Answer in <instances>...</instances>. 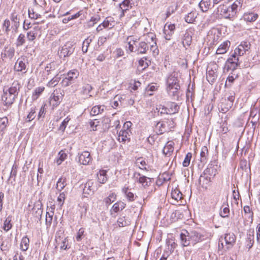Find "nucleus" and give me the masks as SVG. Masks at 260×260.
<instances>
[{
  "label": "nucleus",
  "instance_id": "obj_43",
  "mask_svg": "<svg viewBox=\"0 0 260 260\" xmlns=\"http://www.w3.org/2000/svg\"><path fill=\"white\" fill-rule=\"evenodd\" d=\"M254 236L253 235L250 234L247 235V237L246 240V247L249 250L253 246L254 243Z\"/></svg>",
  "mask_w": 260,
  "mask_h": 260
},
{
  "label": "nucleus",
  "instance_id": "obj_13",
  "mask_svg": "<svg viewBox=\"0 0 260 260\" xmlns=\"http://www.w3.org/2000/svg\"><path fill=\"white\" fill-rule=\"evenodd\" d=\"M15 95H13L7 92V90H4V94L2 95V99L5 106L11 105L14 102L15 99Z\"/></svg>",
  "mask_w": 260,
  "mask_h": 260
},
{
  "label": "nucleus",
  "instance_id": "obj_53",
  "mask_svg": "<svg viewBox=\"0 0 260 260\" xmlns=\"http://www.w3.org/2000/svg\"><path fill=\"white\" fill-rule=\"evenodd\" d=\"M54 214V212L52 211L50 212H46V223L48 225H50L52 220V217Z\"/></svg>",
  "mask_w": 260,
  "mask_h": 260
},
{
  "label": "nucleus",
  "instance_id": "obj_8",
  "mask_svg": "<svg viewBox=\"0 0 260 260\" xmlns=\"http://www.w3.org/2000/svg\"><path fill=\"white\" fill-rule=\"evenodd\" d=\"M94 182L92 180H89L84 184V187L83 189V193L84 194L85 197H87L86 195L92 194L95 190V187L94 186Z\"/></svg>",
  "mask_w": 260,
  "mask_h": 260
},
{
  "label": "nucleus",
  "instance_id": "obj_62",
  "mask_svg": "<svg viewBox=\"0 0 260 260\" xmlns=\"http://www.w3.org/2000/svg\"><path fill=\"white\" fill-rule=\"evenodd\" d=\"M84 229L80 228L79 230V231L77 233V236L76 237V239L77 241L79 242L82 240V237L84 236Z\"/></svg>",
  "mask_w": 260,
  "mask_h": 260
},
{
  "label": "nucleus",
  "instance_id": "obj_24",
  "mask_svg": "<svg viewBox=\"0 0 260 260\" xmlns=\"http://www.w3.org/2000/svg\"><path fill=\"white\" fill-rule=\"evenodd\" d=\"M78 76L79 72L76 70H73L69 71L65 78L74 83Z\"/></svg>",
  "mask_w": 260,
  "mask_h": 260
},
{
  "label": "nucleus",
  "instance_id": "obj_38",
  "mask_svg": "<svg viewBox=\"0 0 260 260\" xmlns=\"http://www.w3.org/2000/svg\"><path fill=\"white\" fill-rule=\"evenodd\" d=\"M67 185L66 178H60L58 180L56 184V188L61 191L64 187Z\"/></svg>",
  "mask_w": 260,
  "mask_h": 260
},
{
  "label": "nucleus",
  "instance_id": "obj_34",
  "mask_svg": "<svg viewBox=\"0 0 260 260\" xmlns=\"http://www.w3.org/2000/svg\"><path fill=\"white\" fill-rule=\"evenodd\" d=\"M197 17V14L195 11H191L185 17V21L188 23H192Z\"/></svg>",
  "mask_w": 260,
  "mask_h": 260
},
{
  "label": "nucleus",
  "instance_id": "obj_14",
  "mask_svg": "<svg viewBox=\"0 0 260 260\" xmlns=\"http://www.w3.org/2000/svg\"><path fill=\"white\" fill-rule=\"evenodd\" d=\"M188 231L187 230H183L180 234V239L181 244L182 246L186 247L189 245L191 240L188 234Z\"/></svg>",
  "mask_w": 260,
  "mask_h": 260
},
{
  "label": "nucleus",
  "instance_id": "obj_61",
  "mask_svg": "<svg viewBox=\"0 0 260 260\" xmlns=\"http://www.w3.org/2000/svg\"><path fill=\"white\" fill-rule=\"evenodd\" d=\"M244 209V211L245 213L249 214V216L248 217L249 218H251V222H252L253 216V213L250 210L249 206H245L244 207V209Z\"/></svg>",
  "mask_w": 260,
  "mask_h": 260
},
{
  "label": "nucleus",
  "instance_id": "obj_17",
  "mask_svg": "<svg viewBox=\"0 0 260 260\" xmlns=\"http://www.w3.org/2000/svg\"><path fill=\"white\" fill-rule=\"evenodd\" d=\"M180 86L175 87H167V91L168 94L172 97L174 100H178L179 98V90Z\"/></svg>",
  "mask_w": 260,
  "mask_h": 260
},
{
  "label": "nucleus",
  "instance_id": "obj_47",
  "mask_svg": "<svg viewBox=\"0 0 260 260\" xmlns=\"http://www.w3.org/2000/svg\"><path fill=\"white\" fill-rule=\"evenodd\" d=\"M228 6L224 5H220L217 8V12L225 18L227 15Z\"/></svg>",
  "mask_w": 260,
  "mask_h": 260
},
{
  "label": "nucleus",
  "instance_id": "obj_19",
  "mask_svg": "<svg viewBox=\"0 0 260 260\" xmlns=\"http://www.w3.org/2000/svg\"><path fill=\"white\" fill-rule=\"evenodd\" d=\"M192 42V36L191 34L186 31L183 35L182 39V43L184 47H188Z\"/></svg>",
  "mask_w": 260,
  "mask_h": 260
},
{
  "label": "nucleus",
  "instance_id": "obj_58",
  "mask_svg": "<svg viewBox=\"0 0 260 260\" xmlns=\"http://www.w3.org/2000/svg\"><path fill=\"white\" fill-rule=\"evenodd\" d=\"M36 117V111L35 108H31V110L29 114L27 116L26 121L30 122L32 120Z\"/></svg>",
  "mask_w": 260,
  "mask_h": 260
},
{
  "label": "nucleus",
  "instance_id": "obj_55",
  "mask_svg": "<svg viewBox=\"0 0 260 260\" xmlns=\"http://www.w3.org/2000/svg\"><path fill=\"white\" fill-rule=\"evenodd\" d=\"M44 90V87H39L36 88L34 93L32 95V98L34 100H36L38 96L43 92Z\"/></svg>",
  "mask_w": 260,
  "mask_h": 260
},
{
  "label": "nucleus",
  "instance_id": "obj_4",
  "mask_svg": "<svg viewBox=\"0 0 260 260\" xmlns=\"http://www.w3.org/2000/svg\"><path fill=\"white\" fill-rule=\"evenodd\" d=\"M63 94L61 92H58L57 90H55L51 94L50 97L49 103L52 108L57 106L62 100Z\"/></svg>",
  "mask_w": 260,
  "mask_h": 260
},
{
  "label": "nucleus",
  "instance_id": "obj_33",
  "mask_svg": "<svg viewBox=\"0 0 260 260\" xmlns=\"http://www.w3.org/2000/svg\"><path fill=\"white\" fill-rule=\"evenodd\" d=\"M29 239L27 236H25L22 238L20 248L22 251H26L29 247Z\"/></svg>",
  "mask_w": 260,
  "mask_h": 260
},
{
  "label": "nucleus",
  "instance_id": "obj_59",
  "mask_svg": "<svg viewBox=\"0 0 260 260\" xmlns=\"http://www.w3.org/2000/svg\"><path fill=\"white\" fill-rule=\"evenodd\" d=\"M126 40L128 41V50L131 52H135L136 46L135 47V44L134 43H132V37L131 36H128Z\"/></svg>",
  "mask_w": 260,
  "mask_h": 260
},
{
  "label": "nucleus",
  "instance_id": "obj_52",
  "mask_svg": "<svg viewBox=\"0 0 260 260\" xmlns=\"http://www.w3.org/2000/svg\"><path fill=\"white\" fill-rule=\"evenodd\" d=\"M11 219L9 217L6 218L4 223V230L7 232L10 230L12 227V224L11 223Z\"/></svg>",
  "mask_w": 260,
  "mask_h": 260
},
{
  "label": "nucleus",
  "instance_id": "obj_44",
  "mask_svg": "<svg viewBox=\"0 0 260 260\" xmlns=\"http://www.w3.org/2000/svg\"><path fill=\"white\" fill-rule=\"evenodd\" d=\"M246 52V51H245L243 48H242V47L239 45L234 50V52L233 55L238 56L239 58L240 56H243Z\"/></svg>",
  "mask_w": 260,
  "mask_h": 260
},
{
  "label": "nucleus",
  "instance_id": "obj_7",
  "mask_svg": "<svg viewBox=\"0 0 260 260\" xmlns=\"http://www.w3.org/2000/svg\"><path fill=\"white\" fill-rule=\"evenodd\" d=\"M42 204L40 201L36 202L32 209V214L38 220H40L42 218L43 210L42 209Z\"/></svg>",
  "mask_w": 260,
  "mask_h": 260
},
{
  "label": "nucleus",
  "instance_id": "obj_46",
  "mask_svg": "<svg viewBox=\"0 0 260 260\" xmlns=\"http://www.w3.org/2000/svg\"><path fill=\"white\" fill-rule=\"evenodd\" d=\"M11 21L9 19H6L4 21L3 24V30L5 31V33L7 34H8L9 32L10 31L11 28Z\"/></svg>",
  "mask_w": 260,
  "mask_h": 260
},
{
  "label": "nucleus",
  "instance_id": "obj_26",
  "mask_svg": "<svg viewBox=\"0 0 260 260\" xmlns=\"http://www.w3.org/2000/svg\"><path fill=\"white\" fill-rule=\"evenodd\" d=\"M210 0H202L199 4V6L203 12H207L211 6Z\"/></svg>",
  "mask_w": 260,
  "mask_h": 260
},
{
  "label": "nucleus",
  "instance_id": "obj_18",
  "mask_svg": "<svg viewBox=\"0 0 260 260\" xmlns=\"http://www.w3.org/2000/svg\"><path fill=\"white\" fill-rule=\"evenodd\" d=\"M167 108L169 114H174L179 112V106L174 102H168L167 103Z\"/></svg>",
  "mask_w": 260,
  "mask_h": 260
},
{
  "label": "nucleus",
  "instance_id": "obj_31",
  "mask_svg": "<svg viewBox=\"0 0 260 260\" xmlns=\"http://www.w3.org/2000/svg\"><path fill=\"white\" fill-rule=\"evenodd\" d=\"M45 70L47 72V75L52 74L54 76L57 74V72L55 71V65L53 62L47 64L45 67Z\"/></svg>",
  "mask_w": 260,
  "mask_h": 260
},
{
  "label": "nucleus",
  "instance_id": "obj_2",
  "mask_svg": "<svg viewBox=\"0 0 260 260\" xmlns=\"http://www.w3.org/2000/svg\"><path fill=\"white\" fill-rule=\"evenodd\" d=\"M75 51L74 44L68 42L59 50L58 54L60 57H66L71 56Z\"/></svg>",
  "mask_w": 260,
  "mask_h": 260
},
{
  "label": "nucleus",
  "instance_id": "obj_20",
  "mask_svg": "<svg viewBox=\"0 0 260 260\" xmlns=\"http://www.w3.org/2000/svg\"><path fill=\"white\" fill-rule=\"evenodd\" d=\"M231 43L229 41L224 42L221 44L216 50L217 54H223L226 53L229 48Z\"/></svg>",
  "mask_w": 260,
  "mask_h": 260
},
{
  "label": "nucleus",
  "instance_id": "obj_35",
  "mask_svg": "<svg viewBox=\"0 0 260 260\" xmlns=\"http://www.w3.org/2000/svg\"><path fill=\"white\" fill-rule=\"evenodd\" d=\"M138 182L142 184L144 187H146L150 184L151 182V179L143 176L139 177Z\"/></svg>",
  "mask_w": 260,
  "mask_h": 260
},
{
  "label": "nucleus",
  "instance_id": "obj_39",
  "mask_svg": "<svg viewBox=\"0 0 260 260\" xmlns=\"http://www.w3.org/2000/svg\"><path fill=\"white\" fill-rule=\"evenodd\" d=\"M92 89V86L88 84H85L82 86L80 89V93L81 94L87 95Z\"/></svg>",
  "mask_w": 260,
  "mask_h": 260
},
{
  "label": "nucleus",
  "instance_id": "obj_9",
  "mask_svg": "<svg viewBox=\"0 0 260 260\" xmlns=\"http://www.w3.org/2000/svg\"><path fill=\"white\" fill-rule=\"evenodd\" d=\"M78 154V161L81 164L83 165H89L92 158L88 151H83L82 153H79Z\"/></svg>",
  "mask_w": 260,
  "mask_h": 260
},
{
  "label": "nucleus",
  "instance_id": "obj_60",
  "mask_svg": "<svg viewBox=\"0 0 260 260\" xmlns=\"http://www.w3.org/2000/svg\"><path fill=\"white\" fill-rule=\"evenodd\" d=\"M59 158L57 160L58 165H60L67 157V154L62 150L60 151L59 153Z\"/></svg>",
  "mask_w": 260,
  "mask_h": 260
},
{
  "label": "nucleus",
  "instance_id": "obj_32",
  "mask_svg": "<svg viewBox=\"0 0 260 260\" xmlns=\"http://www.w3.org/2000/svg\"><path fill=\"white\" fill-rule=\"evenodd\" d=\"M171 197L172 199L177 201H180L183 199V195L178 188H175L172 191Z\"/></svg>",
  "mask_w": 260,
  "mask_h": 260
},
{
  "label": "nucleus",
  "instance_id": "obj_36",
  "mask_svg": "<svg viewBox=\"0 0 260 260\" xmlns=\"http://www.w3.org/2000/svg\"><path fill=\"white\" fill-rule=\"evenodd\" d=\"M98 181L100 183H105L107 180L106 177V171L105 170H101L99 173L97 174Z\"/></svg>",
  "mask_w": 260,
  "mask_h": 260
},
{
  "label": "nucleus",
  "instance_id": "obj_21",
  "mask_svg": "<svg viewBox=\"0 0 260 260\" xmlns=\"http://www.w3.org/2000/svg\"><path fill=\"white\" fill-rule=\"evenodd\" d=\"M174 143L173 141H168L164 147L162 152L165 155H170L174 150L173 145Z\"/></svg>",
  "mask_w": 260,
  "mask_h": 260
},
{
  "label": "nucleus",
  "instance_id": "obj_23",
  "mask_svg": "<svg viewBox=\"0 0 260 260\" xmlns=\"http://www.w3.org/2000/svg\"><path fill=\"white\" fill-rule=\"evenodd\" d=\"M20 89V85L18 83H13L12 86L8 89V92L10 94H12L13 95H15V97L16 98L17 96L19 91Z\"/></svg>",
  "mask_w": 260,
  "mask_h": 260
},
{
  "label": "nucleus",
  "instance_id": "obj_11",
  "mask_svg": "<svg viewBox=\"0 0 260 260\" xmlns=\"http://www.w3.org/2000/svg\"><path fill=\"white\" fill-rule=\"evenodd\" d=\"M19 20V15L16 12H14L11 14L10 20L12 22L11 28L13 32L15 33L18 31V29L20 26Z\"/></svg>",
  "mask_w": 260,
  "mask_h": 260
},
{
  "label": "nucleus",
  "instance_id": "obj_30",
  "mask_svg": "<svg viewBox=\"0 0 260 260\" xmlns=\"http://www.w3.org/2000/svg\"><path fill=\"white\" fill-rule=\"evenodd\" d=\"M116 194L114 192L111 193L108 197L104 199V202L105 203L106 206H109L111 204L113 203L116 199Z\"/></svg>",
  "mask_w": 260,
  "mask_h": 260
},
{
  "label": "nucleus",
  "instance_id": "obj_15",
  "mask_svg": "<svg viewBox=\"0 0 260 260\" xmlns=\"http://www.w3.org/2000/svg\"><path fill=\"white\" fill-rule=\"evenodd\" d=\"M41 30L39 26H35L31 30L28 31L26 34L27 39L29 41H33L37 38L38 31Z\"/></svg>",
  "mask_w": 260,
  "mask_h": 260
},
{
  "label": "nucleus",
  "instance_id": "obj_48",
  "mask_svg": "<svg viewBox=\"0 0 260 260\" xmlns=\"http://www.w3.org/2000/svg\"><path fill=\"white\" fill-rule=\"evenodd\" d=\"M144 37L145 38L144 41L148 43V45L150 44V41L153 42L156 39L155 35L152 32H148L146 35H144Z\"/></svg>",
  "mask_w": 260,
  "mask_h": 260
},
{
  "label": "nucleus",
  "instance_id": "obj_29",
  "mask_svg": "<svg viewBox=\"0 0 260 260\" xmlns=\"http://www.w3.org/2000/svg\"><path fill=\"white\" fill-rule=\"evenodd\" d=\"M258 17L257 14L253 13H245L243 16L244 20L250 22L255 21Z\"/></svg>",
  "mask_w": 260,
  "mask_h": 260
},
{
  "label": "nucleus",
  "instance_id": "obj_63",
  "mask_svg": "<svg viewBox=\"0 0 260 260\" xmlns=\"http://www.w3.org/2000/svg\"><path fill=\"white\" fill-rule=\"evenodd\" d=\"M120 6H125L132 8L134 5L133 0H123L120 4Z\"/></svg>",
  "mask_w": 260,
  "mask_h": 260
},
{
  "label": "nucleus",
  "instance_id": "obj_41",
  "mask_svg": "<svg viewBox=\"0 0 260 260\" xmlns=\"http://www.w3.org/2000/svg\"><path fill=\"white\" fill-rule=\"evenodd\" d=\"M119 207L120 205L118 202L114 204L110 210V215L114 217L116 216V213L120 210Z\"/></svg>",
  "mask_w": 260,
  "mask_h": 260
},
{
  "label": "nucleus",
  "instance_id": "obj_16",
  "mask_svg": "<svg viewBox=\"0 0 260 260\" xmlns=\"http://www.w3.org/2000/svg\"><path fill=\"white\" fill-rule=\"evenodd\" d=\"M167 87H179L178 80L175 75H170L167 80Z\"/></svg>",
  "mask_w": 260,
  "mask_h": 260
},
{
  "label": "nucleus",
  "instance_id": "obj_57",
  "mask_svg": "<svg viewBox=\"0 0 260 260\" xmlns=\"http://www.w3.org/2000/svg\"><path fill=\"white\" fill-rule=\"evenodd\" d=\"M192 157V154L190 152H188L185 156V159L183 162V167H188L190 164V159Z\"/></svg>",
  "mask_w": 260,
  "mask_h": 260
},
{
  "label": "nucleus",
  "instance_id": "obj_50",
  "mask_svg": "<svg viewBox=\"0 0 260 260\" xmlns=\"http://www.w3.org/2000/svg\"><path fill=\"white\" fill-rule=\"evenodd\" d=\"M156 110L158 112V114L160 115L163 114H169L167 107L161 105L156 108Z\"/></svg>",
  "mask_w": 260,
  "mask_h": 260
},
{
  "label": "nucleus",
  "instance_id": "obj_51",
  "mask_svg": "<svg viewBox=\"0 0 260 260\" xmlns=\"http://www.w3.org/2000/svg\"><path fill=\"white\" fill-rule=\"evenodd\" d=\"M8 123V119L7 117H5L0 118V129L1 131H4L7 126Z\"/></svg>",
  "mask_w": 260,
  "mask_h": 260
},
{
  "label": "nucleus",
  "instance_id": "obj_27",
  "mask_svg": "<svg viewBox=\"0 0 260 260\" xmlns=\"http://www.w3.org/2000/svg\"><path fill=\"white\" fill-rule=\"evenodd\" d=\"M223 101L219 105V111L222 113H225L232 107L231 104H228L226 103V99L222 100Z\"/></svg>",
  "mask_w": 260,
  "mask_h": 260
},
{
  "label": "nucleus",
  "instance_id": "obj_5",
  "mask_svg": "<svg viewBox=\"0 0 260 260\" xmlns=\"http://www.w3.org/2000/svg\"><path fill=\"white\" fill-rule=\"evenodd\" d=\"M188 234L193 245L204 240V235L197 231L190 230L188 231Z\"/></svg>",
  "mask_w": 260,
  "mask_h": 260
},
{
  "label": "nucleus",
  "instance_id": "obj_64",
  "mask_svg": "<svg viewBox=\"0 0 260 260\" xmlns=\"http://www.w3.org/2000/svg\"><path fill=\"white\" fill-rule=\"evenodd\" d=\"M230 213V209L228 207H225L223 208L222 211H221L220 214V216L222 217L225 218L229 217V215Z\"/></svg>",
  "mask_w": 260,
  "mask_h": 260
},
{
  "label": "nucleus",
  "instance_id": "obj_49",
  "mask_svg": "<svg viewBox=\"0 0 260 260\" xmlns=\"http://www.w3.org/2000/svg\"><path fill=\"white\" fill-rule=\"evenodd\" d=\"M55 77H53L48 83L47 86L49 87H53L55 86L59 82L60 78L57 77V74L55 75Z\"/></svg>",
  "mask_w": 260,
  "mask_h": 260
},
{
  "label": "nucleus",
  "instance_id": "obj_56",
  "mask_svg": "<svg viewBox=\"0 0 260 260\" xmlns=\"http://www.w3.org/2000/svg\"><path fill=\"white\" fill-rule=\"evenodd\" d=\"M71 118L69 117H67L63 121L61 122V124L60 125V126L59 127V130L61 131V132H63L67 127V125L70 120Z\"/></svg>",
  "mask_w": 260,
  "mask_h": 260
},
{
  "label": "nucleus",
  "instance_id": "obj_6",
  "mask_svg": "<svg viewBox=\"0 0 260 260\" xmlns=\"http://www.w3.org/2000/svg\"><path fill=\"white\" fill-rule=\"evenodd\" d=\"M224 240L226 244V247L224 250L226 251L232 248L236 242V236L234 233L225 234L224 237Z\"/></svg>",
  "mask_w": 260,
  "mask_h": 260
},
{
  "label": "nucleus",
  "instance_id": "obj_40",
  "mask_svg": "<svg viewBox=\"0 0 260 260\" xmlns=\"http://www.w3.org/2000/svg\"><path fill=\"white\" fill-rule=\"evenodd\" d=\"M92 41V38L90 37H88L83 42L82 50L83 53L87 52L88 48Z\"/></svg>",
  "mask_w": 260,
  "mask_h": 260
},
{
  "label": "nucleus",
  "instance_id": "obj_10",
  "mask_svg": "<svg viewBox=\"0 0 260 260\" xmlns=\"http://www.w3.org/2000/svg\"><path fill=\"white\" fill-rule=\"evenodd\" d=\"M24 58H19L15 62L14 69L18 72H22L25 73L27 72L26 69V66Z\"/></svg>",
  "mask_w": 260,
  "mask_h": 260
},
{
  "label": "nucleus",
  "instance_id": "obj_45",
  "mask_svg": "<svg viewBox=\"0 0 260 260\" xmlns=\"http://www.w3.org/2000/svg\"><path fill=\"white\" fill-rule=\"evenodd\" d=\"M118 225L120 227H123L128 225L130 223V221L125 218V217H119L117 220Z\"/></svg>",
  "mask_w": 260,
  "mask_h": 260
},
{
  "label": "nucleus",
  "instance_id": "obj_12",
  "mask_svg": "<svg viewBox=\"0 0 260 260\" xmlns=\"http://www.w3.org/2000/svg\"><path fill=\"white\" fill-rule=\"evenodd\" d=\"M149 47L148 43H146L145 41H141L136 45L135 52L138 54L146 53L149 49Z\"/></svg>",
  "mask_w": 260,
  "mask_h": 260
},
{
  "label": "nucleus",
  "instance_id": "obj_3",
  "mask_svg": "<svg viewBox=\"0 0 260 260\" xmlns=\"http://www.w3.org/2000/svg\"><path fill=\"white\" fill-rule=\"evenodd\" d=\"M240 63L241 61H240L239 58L232 54L231 57H230L226 60L224 66V70H226L227 72L230 70L234 71L240 66Z\"/></svg>",
  "mask_w": 260,
  "mask_h": 260
},
{
  "label": "nucleus",
  "instance_id": "obj_37",
  "mask_svg": "<svg viewBox=\"0 0 260 260\" xmlns=\"http://www.w3.org/2000/svg\"><path fill=\"white\" fill-rule=\"evenodd\" d=\"M208 154V150L207 147L206 146H203L201 149V151L200 153V160L202 162H206Z\"/></svg>",
  "mask_w": 260,
  "mask_h": 260
},
{
  "label": "nucleus",
  "instance_id": "obj_25",
  "mask_svg": "<svg viewBox=\"0 0 260 260\" xmlns=\"http://www.w3.org/2000/svg\"><path fill=\"white\" fill-rule=\"evenodd\" d=\"M3 50L7 55L8 59L12 60L15 55V48L13 47H11L10 46H7L4 48Z\"/></svg>",
  "mask_w": 260,
  "mask_h": 260
},
{
  "label": "nucleus",
  "instance_id": "obj_28",
  "mask_svg": "<svg viewBox=\"0 0 260 260\" xmlns=\"http://www.w3.org/2000/svg\"><path fill=\"white\" fill-rule=\"evenodd\" d=\"M209 172V170L208 169H207L205 170L203 173L200 175L199 179L200 183L203 182V184H207L209 182L211 181L210 176H205V175H207Z\"/></svg>",
  "mask_w": 260,
  "mask_h": 260
},
{
  "label": "nucleus",
  "instance_id": "obj_54",
  "mask_svg": "<svg viewBox=\"0 0 260 260\" xmlns=\"http://www.w3.org/2000/svg\"><path fill=\"white\" fill-rule=\"evenodd\" d=\"M18 168V165L15 162L14 164L13 165L12 170L10 173V178H14V180H15V177L16 176L17 172V169Z\"/></svg>",
  "mask_w": 260,
  "mask_h": 260
},
{
  "label": "nucleus",
  "instance_id": "obj_42",
  "mask_svg": "<svg viewBox=\"0 0 260 260\" xmlns=\"http://www.w3.org/2000/svg\"><path fill=\"white\" fill-rule=\"evenodd\" d=\"M25 43V37L24 34H21L18 37L15 43L16 47H19L23 46Z\"/></svg>",
  "mask_w": 260,
  "mask_h": 260
},
{
  "label": "nucleus",
  "instance_id": "obj_1",
  "mask_svg": "<svg viewBox=\"0 0 260 260\" xmlns=\"http://www.w3.org/2000/svg\"><path fill=\"white\" fill-rule=\"evenodd\" d=\"M243 0H235L232 5L228 6L227 15L225 18H230L234 17L238 10H240L243 5Z\"/></svg>",
  "mask_w": 260,
  "mask_h": 260
},
{
  "label": "nucleus",
  "instance_id": "obj_22",
  "mask_svg": "<svg viewBox=\"0 0 260 260\" xmlns=\"http://www.w3.org/2000/svg\"><path fill=\"white\" fill-rule=\"evenodd\" d=\"M129 132L130 131L128 128L126 130L120 131L118 135V141L125 142L126 140H129Z\"/></svg>",
  "mask_w": 260,
  "mask_h": 260
}]
</instances>
